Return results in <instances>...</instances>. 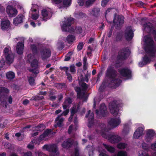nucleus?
<instances>
[{
  "label": "nucleus",
  "mask_w": 156,
  "mask_h": 156,
  "mask_svg": "<svg viewBox=\"0 0 156 156\" xmlns=\"http://www.w3.org/2000/svg\"><path fill=\"white\" fill-rule=\"evenodd\" d=\"M117 76V72L112 66L108 67L105 73V76L110 80L108 86L112 89H115L119 87L122 81L121 79L116 78Z\"/></svg>",
  "instance_id": "nucleus-1"
},
{
  "label": "nucleus",
  "mask_w": 156,
  "mask_h": 156,
  "mask_svg": "<svg viewBox=\"0 0 156 156\" xmlns=\"http://www.w3.org/2000/svg\"><path fill=\"white\" fill-rule=\"evenodd\" d=\"M10 48L9 47H6L4 50L3 55H4L5 61L3 58L1 59L0 61V70L5 65V62L7 64L10 65L13 61L14 56L10 52Z\"/></svg>",
  "instance_id": "nucleus-2"
},
{
  "label": "nucleus",
  "mask_w": 156,
  "mask_h": 156,
  "mask_svg": "<svg viewBox=\"0 0 156 156\" xmlns=\"http://www.w3.org/2000/svg\"><path fill=\"white\" fill-rule=\"evenodd\" d=\"M144 38L145 43L146 44L144 48L145 51L149 54L150 57L154 58L156 57L154 50V41L153 39L147 36L145 37Z\"/></svg>",
  "instance_id": "nucleus-3"
},
{
  "label": "nucleus",
  "mask_w": 156,
  "mask_h": 156,
  "mask_svg": "<svg viewBox=\"0 0 156 156\" xmlns=\"http://www.w3.org/2000/svg\"><path fill=\"white\" fill-rule=\"evenodd\" d=\"M102 136L105 139H107L112 144L118 143L121 140V138L118 135L109 134L105 132H103L101 133Z\"/></svg>",
  "instance_id": "nucleus-4"
},
{
  "label": "nucleus",
  "mask_w": 156,
  "mask_h": 156,
  "mask_svg": "<svg viewBox=\"0 0 156 156\" xmlns=\"http://www.w3.org/2000/svg\"><path fill=\"white\" fill-rule=\"evenodd\" d=\"M124 17L121 15L116 16L115 14L114 19L113 20V23L114 26H115V28L118 30H120L124 22Z\"/></svg>",
  "instance_id": "nucleus-5"
},
{
  "label": "nucleus",
  "mask_w": 156,
  "mask_h": 156,
  "mask_svg": "<svg viewBox=\"0 0 156 156\" xmlns=\"http://www.w3.org/2000/svg\"><path fill=\"white\" fill-rule=\"evenodd\" d=\"M129 55V50L128 47H125L120 50L117 57L118 60L123 61L127 59Z\"/></svg>",
  "instance_id": "nucleus-6"
},
{
  "label": "nucleus",
  "mask_w": 156,
  "mask_h": 156,
  "mask_svg": "<svg viewBox=\"0 0 156 156\" xmlns=\"http://www.w3.org/2000/svg\"><path fill=\"white\" fill-rule=\"evenodd\" d=\"M74 19L72 17H69L66 21L63 22V24L61 26V28L62 31H68L71 32L73 31L69 29V27L71 26L72 22L74 21Z\"/></svg>",
  "instance_id": "nucleus-7"
},
{
  "label": "nucleus",
  "mask_w": 156,
  "mask_h": 156,
  "mask_svg": "<svg viewBox=\"0 0 156 156\" xmlns=\"http://www.w3.org/2000/svg\"><path fill=\"white\" fill-rule=\"evenodd\" d=\"M109 108L111 113L114 116H116L119 112V106L118 102L114 101L111 102L109 104Z\"/></svg>",
  "instance_id": "nucleus-8"
},
{
  "label": "nucleus",
  "mask_w": 156,
  "mask_h": 156,
  "mask_svg": "<svg viewBox=\"0 0 156 156\" xmlns=\"http://www.w3.org/2000/svg\"><path fill=\"white\" fill-rule=\"evenodd\" d=\"M40 54L41 59L45 61L51 56V51L49 48H43L40 50Z\"/></svg>",
  "instance_id": "nucleus-9"
},
{
  "label": "nucleus",
  "mask_w": 156,
  "mask_h": 156,
  "mask_svg": "<svg viewBox=\"0 0 156 156\" xmlns=\"http://www.w3.org/2000/svg\"><path fill=\"white\" fill-rule=\"evenodd\" d=\"M121 76L130 79L132 76V72L127 68H124L118 70Z\"/></svg>",
  "instance_id": "nucleus-10"
},
{
  "label": "nucleus",
  "mask_w": 156,
  "mask_h": 156,
  "mask_svg": "<svg viewBox=\"0 0 156 156\" xmlns=\"http://www.w3.org/2000/svg\"><path fill=\"white\" fill-rule=\"evenodd\" d=\"M134 36L133 31L131 26L127 27L125 31V36L127 41L131 40Z\"/></svg>",
  "instance_id": "nucleus-11"
},
{
  "label": "nucleus",
  "mask_w": 156,
  "mask_h": 156,
  "mask_svg": "<svg viewBox=\"0 0 156 156\" xmlns=\"http://www.w3.org/2000/svg\"><path fill=\"white\" fill-rule=\"evenodd\" d=\"M107 108L105 103L101 104L100 106V111L96 109L95 113L97 115H100L101 117H105L107 113Z\"/></svg>",
  "instance_id": "nucleus-12"
},
{
  "label": "nucleus",
  "mask_w": 156,
  "mask_h": 156,
  "mask_svg": "<svg viewBox=\"0 0 156 156\" xmlns=\"http://www.w3.org/2000/svg\"><path fill=\"white\" fill-rule=\"evenodd\" d=\"M6 11L10 17H15L18 13L17 9L11 5H8L7 6Z\"/></svg>",
  "instance_id": "nucleus-13"
},
{
  "label": "nucleus",
  "mask_w": 156,
  "mask_h": 156,
  "mask_svg": "<svg viewBox=\"0 0 156 156\" xmlns=\"http://www.w3.org/2000/svg\"><path fill=\"white\" fill-rule=\"evenodd\" d=\"M120 122L121 120L119 119L113 118L108 122V124L112 128H114L119 125Z\"/></svg>",
  "instance_id": "nucleus-14"
},
{
  "label": "nucleus",
  "mask_w": 156,
  "mask_h": 156,
  "mask_svg": "<svg viewBox=\"0 0 156 156\" xmlns=\"http://www.w3.org/2000/svg\"><path fill=\"white\" fill-rule=\"evenodd\" d=\"M10 22L9 20H5L1 21V27L3 30L7 31L10 29Z\"/></svg>",
  "instance_id": "nucleus-15"
},
{
  "label": "nucleus",
  "mask_w": 156,
  "mask_h": 156,
  "mask_svg": "<svg viewBox=\"0 0 156 156\" xmlns=\"http://www.w3.org/2000/svg\"><path fill=\"white\" fill-rule=\"evenodd\" d=\"M144 129L142 127L138 128L134 133L133 137L135 139H138L140 136L143 134Z\"/></svg>",
  "instance_id": "nucleus-16"
},
{
  "label": "nucleus",
  "mask_w": 156,
  "mask_h": 156,
  "mask_svg": "<svg viewBox=\"0 0 156 156\" xmlns=\"http://www.w3.org/2000/svg\"><path fill=\"white\" fill-rule=\"evenodd\" d=\"M154 132L153 130L149 129L147 131L145 136V140L146 141L149 142L153 139L154 136Z\"/></svg>",
  "instance_id": "nucleus-17"
},
{
  "label": "nucleus",
  "mask_w": 156,
  "mask_h": 156,
  "mask_svg": "<svg viewBox=\"0 0 156 156\" xmlns=\"http://www.w3.org/2000/svg\"><path fill=\"white\" fill-rule=\"evenodd\" d=\"M73 140L70 138L64 141L62 144V146L63 148H69L72 147L73 144Z\"/></svg>",
  "instance_id": "nucleus-18"
},
{
  "label": "nucleus",
  "mask_w": 156,
  "mask_h": 156,
  "mask_svg": "<svg viewBox=\"0 0 156 156\" xmlns=\"http://www.w3.org/2000/svg\"><path fill=\"white\" fill-rule=\"evenodd\" d=\"M24 17L22 14H19L17 17L13 19V24L15 26H17L19 24L22 23Z\"/></svg>",
  "instance_id": "nucleus-19"
},
{
  "label": "nucleus",
  "mask_w": 156,
  "mask_h": 156,
  "mask_svg": "<svg viewBox=\"0 0 156 156\" xmlns=\"http://www.w3.org/2000/svg\"><path fill=\"white\" fill-rule=\"evenodd\" d=\"M151 61V58L147 55H145L143 57L142 61L139 63V66L140 67H142L144 65L150 63Z\"/></svg>",
  "instance_id": "nucleus-20"
},
{
  "label": "nucleus",
  "mask_w": 156,
  "mask_h": 156,
  "mask_svg": "<svg viewBox=\"0 0 156 156\" xmlns=\"http://www.w3.org/2000/svg\"><path fill=\"white\" fill-rule=\"evenodd\" d=\"M90 14L93 16L97 17L100 14V9L99 8L95 7L93 8L90 12Z\"/></svg>",
  "instance_id": "nucleus-21"
},
{
  "label": "nucleus",
  "mask_w": 156,
  "mask_h": 156,
  "mask_svg": "<svg viewBox=\"0 0 156 156\" xmlns=\"http://www.w3.org/2000/svg\"><path fill=\"white\" fill-rule=\"evenodd\" d=\"M143 27L144 29L148 33L150 32L154 28L152 24L150 22H148L144 24Z\"/></svg>",
  "instance_id": "nucleus-22"
},
{
  "label": "nucleus",
  "mask_w": 156,
  "mask_h": 156,
  "mask_svg": "<svg viewBox=\"0 0 156 156\" xmlns=\"http://www.w3.org/2000/svg\"><path fill=\"white\" fill-rule=\"evenodd\" d=\"M24 44L23 42H19L17 45L16 49L17 53L19 55H21L23 53Z\"/></svg>",
  "instance_id": "nucleus-23"
},
{
  "label": "nucleus",
  "mask_w": 156,
  "mask_h": 156,
  "mask_svg": "<svg viewBox=\"0 0 156 156\" xmlns=\"http://www.w3.org/2000/svg\"><path fill=\"white\" fill-rule=\"evenodd\" d=\"M64 121V119L63 118H61V115H58L57 117L55 119V122L56 125L55 126V127L56 126L59 127H61L63 126V123Z\"/></svg>",
  "instance_id": "nucleus-24"
},
{
  "label": "nucleus",
  "mask_w": 156,
  "mask_h": 156,
  "mask_svg": "<svg viewBox=\"0 0 156 156\" xmlns=\"http://www.w3.org/2000/svg\"><path fill=\"white\" fill-rule=\"evenodd\" d=\"M66 39L68 44H72L76 40V37L73 35L69 34L67 36Z\"/></svg>",
  "instance_id": "nucleus-25"
},
{
  "label": "nucleus",
  "mask_w": 156,
  "mask_h": 156,
  "mask_svg": "<svg viewBox=\"0 0 156 156\" xmlns=\"http://www.w3.org/2000/svg\"><path fill=\"white\" fill-rule=\"evenodd\" d=\"M94 115L93 114H91L89 116L88 119V127L89 128H91L92 126L94 123Z\"/></svg>",
  "instance_id": "nucleus-26"
},
{
  "label": "nucleus",
  "mask_w": 156,
  "mask_h": 156,
  "mask_svg": "<svg viewBox=\"0 0 156 156\" xmlns=\"http://www.w3.org/2000/svg\"><path fill=\"white\" fill-rule=\"evenodd\" d=\"M42 15L43 17V20L46 21L50 18L48 16V12L46 9H44L42 10L41 12Z\"/></svg>",
  "instance_id": "nucleus-27"
},
{
  "label": "nucleus",
  "mask_w": 156,
  "mask_h": 156,
  "mask_svg": "<svg viewBox=\"0 0 156 156\" xmlns=\"http://www.w3.org/2000/svg\"><path fill=\"white\" fill-rule=\"evenodd\" d=\"M123 38V34L122 32H119L117 33L115 37V41L116 42L121 41Z\"/></svg>",
  "instance_id": "nucleus-28"
},
{
  "label": "nucleus",
  "mask_w": 156,
  "mask_h": 156,
  "mask_svg": "<svg viewBox=\"0 0 156 156\" xmlns=\"http://www.w3.org/2000/svg\"><path fill=\"white\" fill-rule=\"evenodd\" d=\"M51 129H47L45 130L43 133L40 136V138H44L48 136L49 134L52 132Z\"/></svg>",
  "instance_id": "nucleus-29"
},
{
  "label": "nucleus",
  "mask_w": 156,
  "mask_h": 156,
  "mask_svg": "<svg viewBox=\"0 0 156 156\" xmlns=\"http://www.w3.org/2000/svg\"><path fill=\"white\" fill-rule=\"evenodd\" d=\"M6 76L8 79L12 80L15 77V74L13 72L10 71L6 73Z\"/></svg>",
  "instance_id": "nucleus-30"
},
{
  "label": "nucleus",
  "mask_w": 156,
  "mask_h": 156,
  "mask_svg": "<svg viewBox=\"0 0 156 156\" xmlns=\"http://www.w3.org/2000/svg\"><path fill=\"white\" fill-rule=\"evenodd\" d=\"M55 87L58 89H66L67 87L66 84L64 83H56L55 84Z\"/></svg>",
  "instance_id": "nucleus-31"
},
{
  "label": "nucleus",
  "mask_w": 156,
  "mask_h": 156,
  "mask_svg": "<svg viewBox=\"0 0 156 156\" xmlns=\"http://www.w3.org/2000/svg\"><path fill=\"white\" fill-rule=\"evenodd\" d=\"M49 151L50 152L55 153L58 150L57 146L55 144H53L49 146Z\"/></svg>",
  "instance_id": "nucleus-32"
},
{
  "label": "nucleus",
  "mask_w": 156,
  "mask_h": 156,
  "mask_svg": "<svg viewBox=\"0 0 156 156\" xmlns=\"http://www.w3.org/2000/svg\"><path fill=\"white\" fill-rule=\"evenodd\" d=\"M45 128V126L44 124H40L38 126L35 127V130L37 131H42Z\"/></svg>",
  "instance_id": "nucleus-33"
},
{
  "label": "nucleus",
  "mask_w": 156,
  "mask_h": 156,
  "mask_svg": "<svg viewBox=\"0 0 156 156\" xmlns=\"http://www.w3.org/2000/svg\"><path fill=\"white\" fill-rule=\"evenodd\" d=\"M30 48L34 55H36L38 53V51L37 46L34 44L30 45Z\"/></svg>",
  "instance_id": "nucleus-34"
},
{
  "label": "nucleus",
  "mask_w": 156,
  "mask_h": 156,
  "mask_svg": "<svg viewBox=\"0 0 156 156\" xmlns=\"http://www.w3.org/2000/svg\"><path fill=\"white\" fill-rule=\"evenodd\" d=\"M85 92H82L81 91L77 93V98L80 99L84 98L86 100H87V96H85Z\"/></svg>",
  "instance_id": "nucleus-35"
},
{
  "label": "nucleus",
  "mask_w": 156,
  "mask_h": 156,
  "mask_svg": "<svg viewBox=\"0 0 156 156\" xmlns=\"http://www.w3.org/2000/svg\"><path fill=\"white\" fill-rule=\"evenodd\" d=\"M62 3L64 7H68L71 5L72 0H63Z\"/></svg>",
  "instance_id": "nucleus-36"
},
{
  "label": "nucleus",
  "mask_w": 156,
  "mask_h": 156,
  "mask_svg": "<svg viewBox=\"0 0 156 156\" xmlns=\"http://www.w3.org/2000/svg\"><path fill=\"white\" fill-rule=\"evenodd\" d=\"M83 68L84 70H86L87 69L88 64L87 63V58L86 56H85L83 58Z\"/></svg>",
  "instance_id": "nucleus-37"
},
{
  "label": "nucleus",
  "mask_w": 156,
  "mask_h": 156,
  "mask_svg": "<svg viewBox=\"0 0 156 156\" xmlns=\"http://www.w3.org/2000/svg\"><path fill=\"white\" fill-rule=\"evenodd\" d=\"M8 96L5 94H2L0 95V101L2 102H5L7 99Z\"/></svg>",
  "instance_id": "nucleus-38"
},
{
  "label": "nucleus",
  "mask_w": 156,
  "mask_h": 156,
  "mask_svg": "<svg viewBox=\"0 0 156 156\" xmlns=\"http://www.w3.org/2000/svg\"><path fill=\"white\" fill-rule=\"evenodd\" d=\"M28 80L29 84L32 86H34L35 85V80L32 76L29 77Z\"/></svg>",
  "instance_id": "nucleus-39"
},
{
  "label": "nucleus",
  "mask_w": 156,
  "mask_h": 156,
  "mask_svg": "<svg viewBox=\"0 0 156 156\" xmlns=\"http://www.w3.org/2000/svg\"><path fill=\"white\" fill-rule=\"evenodd\" d=\"M38 65V61L36 59H34L31 63V66L32 67L36 68Z\"/></svg>",
  "instance_id": "nucleus-40"
},
{
  "label": "nucleus",
  "mask_w": 156,
  "mask_h": 156,
  "mask_svg": "<svg viewBox=\"0 0 156 156\" xmlns=\"http://www.w3.org/2000/svg\"><path fill=\"white\" fill-rule=\"evenodd\" d=\"M9 90L7 88L4 87H0V95L2 93L8 94L9 93Z\"/></svg>",
  "instance_id": "nucleus-41"
},
{
  "label": "nucleus",
  "mask_w": 156,
  "mask_h": 156,
  "mask_svg": "<svg viewBox=\"0 0 156 156\" xmlns=\"http://www.w3.org/2000/svg\"><path fill=\"white\" fill-rule=\"evenodd\" d=\"M106 149L110 153H113L115 151V148L113 147L103 144Z\"/></svg>",
  "instance_id": "nucleus-42"
},
{
  "label": "nucleus",
  "mask_w": 156,
  "mask_h": 156,
  "mask_svg": "<svg viewBox=\"0 0 156 156\" xmlns=\"http://www.w3.org/2000/svg\"><path fill=\"white\" fill-rule=\"evenodd\" d=\"M128 125L126 124L124 125L123 133L125 134H127L129 132Z\"/></svg>",
  "instance_id": "nucleus-43"
},
{
  "label": "nucleus",
  "mask_w": 156,
  "mask_h": 156,
  "mask_svg": "<svg viewBox=\"0 0 156 156\" xmlns=\"http://www.w3.org/2000/svg\"><path fill=\"white\" fill-rule=\"evenodd\" d=\"M73 52L72 51L69 52L66 55L65 58L64 59V61H69L70 58L71 56L73 54Z\"/></svg>",
  "instance_id": "nucleus-44"
},
{
  "label": "nucleus",
  "mask_w": 156,
  "mask_h": 156,
  "mask_svg": "<svg viewBox=\"0 0 156 156\" xmlns=\"http://www.w3.org/2000/svg\"><path fill=\"white\" fill-rule=\"evenodd\" d=\"M76 106H73L71 108L70 116H72V117L77 112V111L76 110Z\"/></svg>",
  "instance_id": "nucleus-45"
},
{
  "label": "nucleus",
  "mask_w": 156,
  "mask_h": 156,
  "mask_svg": "<svg viewBox=\"0 0 156 156\" xmlns=\"http://www.w3.org/2000/svg\"><path fill=\"white\" fill-rule=\"evenodd\" d=\"M113 156H127V155L126 151H120L117 154H115Z\"/></svg>",
  "instance_id": "nucleus-46"
},
{
  "label": "nucleus",
  "mask_w": 156,
  "mask_h": 156,
  "mask_svg": "<svg viewBox=\"0 0 156 156\" xmlns=\"http://www.w3.org/2000/svg\"><path fill=\"white\" fill-rule=\"evenodd\" d=\"M29 71L35 75V77L37 76V75L39 73V70L36 68L30 69L29 70Z\"/></svg>",
  "instance_id": "nucleus-47"
},
{
  "label": "nucleus",
  "mask_w": 156,
  "mask_h": 156,
  "mask_svg": "<svg viewBox=\"0 0 156 156\" xmlns=\"http://www.w3.org/2000/svg\"><path fill=\"white\" fill-rule=\"evenodd\" d=\"M69 70L70 72L73 74L76 72V70L74 64H72L70 66Z\"/></svg>",
  "instance_id": "nucleus-48"
},
{
  "label": "nucleus",
  "mask_w": 156,
  "mask_h": 156,
  "mask_svg": "<svg viewBox=\"0 0 156 156\" xmlns=\"http://www.w3.org/2000/svg\"><path fill=\"white\" fill-rule=\"evenodd\" d=\"M72 99L70 97H68L65 100L64 103L65 104H67L68 105H70L72 104Z\"/></svg>",
  "instance_id": "nucleus-49"
},
{
  "label": "nucleus",
  "mask_w": 156,
  "mask_h": 156,
  "mask_svg": "<svg viewBox=\"0 0 156 156\" xmlns=\"http://www.w3.org/2000/svg\"><path fill=\"white\" fill-rule=\"evenodd\" d=\"M51 1L53 4L58 5L61 4L63 0H51Z\"/></svg>",
  "instance_id": "nucleus-50"
},
{
  "label": "nucleus",
  "mask_w": 156,
  "mask_h": 156,
  "mask_svg": "<svg viewBox=\"0 0 156 156\" xmlns=\"http://www.w3.org/2000/svg\"><path fill=\"white\" fill-rule=\"evenodd\" d=\"M75 32L77 34H81L83 32L82 28L79 26L75 28Z\"/></svg>",
  "instance_id": "nucleus-51"
},
{
  "label": "nucleus",
  "mask_w": 156,
  "mask_h": 156,
  "mask_svg": "<svg viewBox=\"0 0 156 156\" xmlns=\"http://www.w3.org/2000/svg\"><path fill=\"white\" fill-rule=\"evenodd\" d=\"M84 46L83 43V42H80L78 44L77 46V49L78 51L81 50L83 48Z\"/></svg>",
  "instance_id": "nucleus-52"
},
{
  "label": "nucleus",
  "mask_w": 156,
  "mask_h": 156,
  "mask_svg": "<svg viewBox=\"0 0 156 156\" xmlns=\"http://www.w3.org/2000/svg\"><path fill=\"white\" fill-rule=\"evenodd\" d=\"M114 27V26H111V29H110L108 33L107 34V36L109 38L110 37L112 36Z\"/></svg>",
  "instance_id": "nucleus-53"
},
{
  "label": "nucleus",
  "mask_w": 156,
  "mask_h": 156,
  "mask_svg": "<svg viewBox=\"0 0 156 156\" xmlns=\"http://www.w3.org/2000/svg\"><path fill=\"white\" fill-rule=\"evenodd\" d=\"M117 147L119 149H124L126 147L125 144L123 143H120L118 144Z\"/></svg>",
  "instance_id": "nucleus-54"
},
{
  "label": "nucleus",
  "mask_w": 156,
  "mask_h": 156,
  "mask_svg": "<svg viewBox=\"0 0 156 156\" xmlns=\"http://www.w3.org/2000/svg\"><path fill=\"white\" fill-rule=\"evenodd\" d=\"M16 114L17 116L21 117L25 114L24 111L23 110L19 111L17 112Z\"/></svg>",
  "instance_id": "nucleus-55"
},
{
  "label": "nucleus",
  "mask_w": 156,
  "mask_h": 156,
  "mask_svg": "<svg viewBox=\"0 0 156 156\" xmlns=\"http://www.w3.org/2000/svg\"><path fill=\"white\" fill-rule=\"evenodd\" d=\"M66 74L67 77V78L68 80L70 82H71L72 80V77L71 74H70L69 72H66Z\"/></svg>",
  "instance_id": "nucleus-56"
},
{
  "label": "nucleus",
  "mask_w": 156,
  "mask_h": 156,
  "mask_svg": "<svg viewBox=\"0 0 156 156\" xmlns=\"http://www.w3.org/2000/svg\"><path fill=\"white\" fill-rule=\"evenodd\" d=\"M81 87L83 90H86L88 88V85L86 83L83 82L82 84Z\"/></svg>",
  "instance_id": "nucleus-57"
},
{
  "label": "nucleus",
  "mask_w": 156,
  "mask_h": 156,
  "mask_svg": "<svg viewBox=\"0 0 156 156\" xmlns=\"http://www.w3.org/2000/svg\"><path fill=\"white\" fill-rule=\"evenodd\" d=\"M60 69L62 70H64L66 71V73L68 72V71L69 70V68L66 66L62 67L60 66L59 68Z\"/></svg>",
  "instance_id": "nucleus-58"
},
{
  "label": "nucleus",
  "mask_w": 156,
  "mask_h": 156,
  "mask_svg": "<svg viewBox=\"0 0 156 156\" xmlns=\"http://www.w3.org/2000/svg\"><path fill=\"white\" fill-rule=\"evenodd\" d=\"M69 112V109H67L64 111L60 115H61V116L62 115H64L66 116V115Z\"/></svg>",
  "instance_id": "nucleus-59"
},
{
  "label": "nucleus",
  "mask_w": 156,
  "mask_h": 156,
  "mask_svg": "<svg viewBox=\"0 0 156 156\" xmlns=\"http://www.w3.org/2000/svg\"><path fill=\"white\" fill-rule=\"evenodd\" d=\"M39 16V15L37 14H32V18L33 20H37Z\"/></svg>",
  "instance_id": "nucleus-60"
},
{
  "label": "nucleus",
  "mask_w": 156,
  "mask_h": 156,
  "mask_svg": "<svg viewBox=\"0 0 156 156\" xmlns=\"http://www.w3.org/2000/svg\"><path fill=\"white\" fill-rule=\"evenodd\" d=\"M94 149L91 148L90 150L88 152V155L89 156H94Z\"/></svg>",
  "instance_id": "nucleus-61"
},
{
  "label": "nucleus",
  "mask_w": 156,
  "mask_h": 156,
  "mask_svg": "<svg viewBox=\"0 0 156 156\" xmlns=\"http://www.w3.org/2000/svg\"><path fill=\"white\" fill-rule=\"evenodd\" d=\"M77 3L80 6H83L84 5L83 0H78Z\"/></svg>",
  "instance_id": "nucleus-62"
},
{
  "label": "nucleus",
  "mask_w": 156,
  "mask_h": 156,
  "mask_svg": "<svg viewBox=\"0 0 156 156\" xmlns=\"http://www.w3.org/2000/svg\"><path fill=\"white\" fill-rule=\"evenodd\" d=\"M32 153L30 151H27L24 154L23 156H31Z\"/></svg>",
  "instance_id": "nucleus-63"
},
{
  "label": "nucleus",
  "mask_w": 156,
  "mask_h": 156,
  "mask_svg": "<svg viewBox=\"0 0 156 156\" xmlns=\"http://www.w3.org/2000/svg\"><path fill=\"white\" fill-rule=\"evenodd\" d=\"M151 148L152 150H156V142L151 144Z\"/></svg>",
  "instance_id": "nucleus-64"
}]
</instances>
